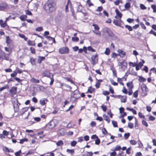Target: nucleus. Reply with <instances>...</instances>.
<instances>
[{
	"instance_id": "f03ea898",
	"label": "nucleus",
	"mask_w": 156,
	"mask_h": 156,
	"mask_svg": "<svg viewBox=\"0 0 156 156\" xmlns=\"http://www.w3.org/2000/svg\"><path fill=\"white\" fill-rule=\"evenodd\" d=\"M44 89V86L37 85L34 87V91L35 92H40L43 91Z\"/></svg>"
},
{
	"instance_id": "1a4fd4ad",
	"label": "nucleus",
	"mask_w": 156,
	"mask_h": 156,
	"mask_svg": "<svg viewBox=\"0 0 156 156\" xmlns=\"http://www.w3.org/2000/svg\"><path fill=\"white\" fill-rule=\"evenodd\" d=\"M48 101L47 99L46 98H43L41 99L40 101V103L42 106L45 105L46 106V104Z\"/></svg>"
},
{
	"instance_id": "a211bd4d",
	"label": "nucleus",
	"mask_w": 156,
	"mask_h": 156,
	"mask_svg": "<svg viewBox=\"0 0 156 156\" xmlns=\"http://www.w3.org/2000/svg\"><path fill=\"white\" fill-rule=\"evenodd\" d=\"M16 90L17 88L16 87H13L10 90V92L12 94H15L16 93Z\"/></svg>"
},
{
	"instance_id": "a19ab883",
	"label": "nucleus",
	"mask_w": 156,
	"mask_h": 156,
	"mask_svg": "<svg viewBox=\"0 0 156 156\" xmlns=\"http://www.w3.org/2000/svg\"><path fill=\"white\" fill-rule=\"evenodd\" d=\"M45 59V57H39L38 58V62L39 63H40L42 61Z\"/></svg>"
},
{
	"instance_id": "ddd939ff",
	"label": "nucleus",
	"mask_w": 156,
	"mask_h": 156,
	"mask_svg": "<svg viewBox=\"0 0 156 156\" xmlns=\"http://www.w3.org/2000/svg\"><path fill=\"white\" fill-rule=\"evenodd\" d=\"M20 104L17 101H16V103L14 104V108L15 112H18L19 110V106Z\"/></svg>"
},
{
	"instance_id": "f8f14e48",
	"label": "nucleus",
	"mask_w": 156,
	"mask_h": 156,
	"mask_svg": "<svg viewBox=\"0 0 156 156\" xmlns=\"http://www.w3.org/2000/svg\"><path fill=\"white\" fill-rule=\"evenodd\" d=\"M97 56L98 55L97 54H96L94 55H92L91 57V58L92 61V63L93 65H94L97 62V60L96 59Z\"/></svg>"
},
{
	"instance_id": "412c9836",
	"label": "nucleus",
	"mask_w": 156,
	"mask_h": 156,
	"mask_svg": "<svg viewBox=\"0 0 156 156\" xmlns=\"http://www.w3.org/2000/svg\"><path fill=\"white\" fill-rule=\"evenodd\" d=\"M138 80L140 82H144L146 81V79L141 76H139Z\"/></svg>"
},
{
	"instance_id": "69168bd1",
	"label": "nucleus",
	"mask_w": 156,
	"mask_h": 156,
	"mask_svg": "<svg viewBox=\"0 0 156 156\" xmlns=\"http://www.w3.org/2000/svg\"><path fill=\"white\" fill-rule=\"evenodd\" d=\"M140 7L141 9L143 10H144L146 9V7L144 6V5L143 4H140Z\"/></svg>"
},
{
	"instance_id": "09e8293b",
	"label": "nucleus",
	"mask_w": 156,
	"mask_h": 156,
	"mask_svg": "<svg viewBox=\"0 0 156 156\" xmlns=\"http://www.w3.org/2000/svg\"><path fill=\"white\" fill-rule=\"evenodd\" d=\"M93 155V153L92 152H88L85 154V156H92Z\"/></svg>"
},
{
	"instance_id": "774afa93",
	"label": "nucleus",
	"mask_w": 156,
	"mask_h": 156,
	"mask_svg": "<svg viewBox=\"0 0 156 156\" xmlns=\"http://www.w3.org/2000/svg\"><path fill=\"white\" fill-rule=\"evenodd\" d=\"M21 152V150H20L19 151L15 153V155L16 156H20Z\"/></svg>"
},
{
	"instance_id": "37998d69",
	"label": "nucleus",
	"mask_w": 156,
	"mask_h": 156,
	"mask_svg": "<svg viewBox=\"0 0 156 156\" xmlns=\"http://www.w3.org/2000/svg\"><path fill=\"white\" fill-rule=\"evenodd\" d=\"M110 81L111 84L114 86H117L118 85V83L114 81L113 80L110 79Z\"/></svg>"
},
{
	"instance_id": "864d4df0",
	"label": "nucleus",
	"mask_w": 156,
	"mask_h": 156,
	"mask_svg": "<svg viewBox=\"0 0 156 156\" xmlns=\"http://www.w3.org/2000/svg\"><path fill=\"white\" fill-rule=\"evenodd\" d=\"M30 62L33 65H34L35 64V60L33 58H31L30 59Z\"/></svg>"
},
{
	"instance_id": "5701e85b",
	"label": "nucleus",
	"mask_w": 156,
	"mask_h": 156,
	"mask_svg": "<svg viewBox=\"0 0 156 156\" xmlns=\"http://www.w3.org/2000/svg\"><path fill=\"white\" fill-rule=\"evenodd\" d=\"M57 121L56 120H54L52 121L51 122H50V124L51 125H52L54 124L53 126L55 127L56 126L57 124Z\"/></svg>"
},
{
	"instance_id": "20e7f679",
	"label": "nucleus",
	"mask_w": 156,
	"mask_h": 156,
	"mask_svg": "<svg viewBox=\"0 0 156 156\" xmlns=\"http://www.w3.org/2000/svg\"><path fill=\"white\" fill-rule=\"evenodd\" d=\"M141 89L144 95L145 96H146L148 91V88L147 86L145 84H143L141 85Z\"/></svg>"
},
{
	"instance_id": "6e6d98bb",
	"label": "nucleus",
	"mask_w": 156,
	"mask_h": 156,
	"mask_svg": "<svg viewBox=\"0 0 156 156\" xmlns=\"http://www.w3.org/2000/svg\"><path fill=\"white\" fill-rule=\"evenodd\" d=\"M112 124L113 126L115 127H117V124L116 121H112Z\"/></svg>"
},
{
	"instance_id": "bf43d9fd",
	"label": "nucleus",
	"mask_w": 156,
	"mask_h": 156,
	"mask_svg": "<svg viewBox=\"0 0 156 156\" xmlns=\"http://www.w3.org/2000/svg\"><path fill=\"white\" fill-rule=\"evenodd\" d=\"M25 12L26 14L27 15H30V16H31L32 15V13L31 12L28 10H26Z\"/></svg>"
},
{
	"instance_id": "7ed1b4c3",
	"label": "nucleus",
	"mask_w": 156,
	"mask_h": 156,
	"mask_svg": "<svg viewBox=\"0 0 156 156\" xmlns=\"http://www.w3.org/2000/svg\"><path fill=\"white\" fill-rule=\"evenodd\" d=\"M69 6L70 8L71 11L72 12V15L74 16V13L73 12L72 9V5L71 3V2L70 0H68L67 4L66 6L65 10L66 12L68 11V6Z\"/></svg>"
},
{
	"instance_id": "ea45409f",
	"label": "nucleus",
	"mask_w": 156,
	"mask_h": 156,
	"mask_svg": "<svg viewBox=\"0 0 156 156\" xmlns=\"http://www.w3.org/2000/svg\"><path fill=\"white\" fill-rule=\"evenodd\" d=\"M130 4L129 2L126 3L125 5V7L126 9H129L130 7Z\"/></svg>"
},
{
	"instance_id": "052dcab7",
	"label": "nucleus",
	"mask_w": 156,
	"mask_h": 156,
	"mask_svg": "<svg viewBox=\"0 0 156 156\" xmlns=\"http://www.w3.org/2000/svg\"><path fill=\"white\" fill-rule=\"evenodd\" d=\"M129 65L130 66H132L133 67H136L137 65V64L135 63H133L132 62H130L129 63Z\"/></svg>"
},
{
	"instance_id": "dca6fc26",
	"label": "nucleus",
	"mask_w": 156,
	"mask_h": 156,
	"mask_svg": "<svg viewBox=\"0 0 156 156\" xmlns=\"http://www.w3.org/2000/svg\"><path fill=\"white\" fill-rule=\"evenodd\" d=\"M7 6V4L4 3L0 5V10H3L6 8Z\"/></svg>"
},
{
	"instance_id": "e433bc0d",
	"label": "nucleus",
	"mask_w": 156,
	"mask_h": 156,
	"mask_svg": "<svg viewBox=\"0 0 156 156\" xmlns=\"http://www.w3.org/2000/svg\"><path fill=\"white\" fill-rule=\"evenodd\" d=\"M110 53V50L108 48H106L105 51V54L107 55H108Z\"/></svg>"
},
{
	"instance_id": "bb28decb",
	"label": "nucleus",
	"mask_w": 156,
	"mask_h": 156,
	"mask_svg": "<svg viewBox=\"0 0 156 156\" xmlns=\"http://www.w3.org/2000/svg\"><path fill=\"white\" fill-rule=\"evenodd\" d=\"M94 33L96 34L99 36L101 35V32L99 31V30H95L93 31Z\"/></svg>"
},
{
	"instance_id": "a878e982",
	"label": "nucleus",
	"mask_w": 156,
	"mask_h": 156,
	"mask_svg": "<svg viewBox=\"0 0 156 156\" xmlns=\"http://www.w3.org/2000/svg\"><path fill=\"white\" fill-rule=\"evenodd\" d=\"M28 44L29 45L34 46L35 44L34 41L31 40H28L27 41Z\"/></svg>"
},
{
	"instance_id": "b1692460",
	"label": "nucleus",
	"mask_w": 156,
	"mask_h": 156,
	"mask_svg": "<svg viewBox=\"0 0 156 156\" xmlns=\"http://www.w3.org/2000/svg\"><path fill=\"white\" fill-rule=\"evenodd\" d=\"M31 81L34 83H39V80H37L34 78H32L31 79Z\"/></svg>"
},
{
	"instance_id": "c85d7f7f",
	"label": "nucleus",
	"mask_w": 156,
	"mask_h": 156,
	"mask_svg": "<svg viewBox=\"0 0 156 156\" xmlns=\"http://www.w3.org/2000/svg\"><path fill=\"white\" fill-rule=\"evenodd\" d=\"M1 53L3 57L6 60H9V58L8 57H6V54L4 52L2 51Z\"/></svg>"
},
{
	"instance_id": "393cba45",
	"label": "nucleus",
	"mask_w": 156,
	"mask_h": 156,
	"mask_svg": "<svg viewBox=\"0 0 156 156\" xmlns=\"http://www.w3.org/2000/svg\"><path fill=\"white\" fill-rule=\"evenodd\" d=\"M19 36L21 38H23L25 41H27V40L28 38L23 34H19Z\"/></svg>"
},
{
	"instance_id": "cd10ccee",
	"label": "nucleus",
	"mask_w": 156,
	"mask_h": 156,
	"mask_svg": "<svg viewBox=\"0 0 156 156\" xmlns=\"http://www.w3.org/2000/svg\"><path fill=\"white\" fill-rule=\"evenodd\" d=\"M27 16L26 15H23L21 16L20 17V19L21 20L23 21H24L26 20V19L27 18Z\"/></svg>"
},
{
	"instance_id": "72a5a7b5",
	"label": "nucleus",
	"mask_w": 156,
	"mask_h": 156,
	"mask_svg": "<svg viewBox=\"0 0 156 156\" xmlns=\"http://www.w3.org/2000/svg\"><path fill=\"white\" fill-rule=\"evenodd\" d=\"M138 144V147L140 148H142L143 147V145L140 140H138L137 141Z\"/></svg>"
},
{
	"instance_id": "f704fd0d",
	"label": "nucleus",
	"mask_w": 156,
	"mask_h": 156,
	"mask_svg": "<svg viewBox=\"0 0 156 156\" xmlns=\"http://www.w3.org/2000/svg\"><path fill=\"white\" fill-rule=\"evenodd\" d=\"M118 56H119L118 54L115 52H113L111 54V58H116Z\"/></svg>"
},
{
	"instance_id": "423d86ee",
	"label": "nucleus",
	"mask_w": 156,
	"mask_h": 156,
	"mask_svg": "<svg viewBox=\"0 0 156 156\" xmlns=\"http://www.w3.org/2000/svg\"><path fill=\"white\" fill-rule=\"evenodd\" d=\"M69 51V48L67 47H62L59 49V52L61 54L67 53Z\"/></svg>"
},
{
	"instance_id": "603ef678",
	"label": "nucleus",
	"mask_w": 156,
	"mask_h": 156,
	"mask_svg": "<svg viewBox=\"0 0 156 156\" xmlns=\"http://www.w3.org/2000/svg\"><path fill=\"white\" fill-rule=\"evenodd\" d=\"M125 27L127 28L129 31H132L133 30L132 27L128 25H126L125 26Z\"/></svg>"
},
{
	"instance_id": "473e14b6",
	"label": "nucleus",
	"mask_w": 156,
	"mask_h": 156,
	"mask_svg": "<svg viewBox=\"0 0 156 156\" xmlns=\"http://www.w3.org/2000/svg\"><path fill=\"white\" fill-rule=\"evenodd\" d=\"M87 4L89 7L94 5L91 2L90 0H87Z\"/></svg>"
},
{
	"instance_id": "de8ad7c7",
	"label": "nucleus",
	"mask_w": 156,
	"mask_h": 156,
	"mask_svg": "<svg viewBox=\"0 0 156 156\" xmlns=\"http://www.w3.org/2000/svg\"><path fill=\"white\" fill-rule=\"evenodd\" d=\"M9 88V86L8 85H6V86L4 87H2L0 88V91H1L3 90H4Z\"/></svg>"
},
{
	"instance_id": "4c0bfd02",
	"label": "nucleus",
	"mask_w": 156,
	"mask_h": 156,
	"mask_svg": "<svg viewBox=\"0 0 156 156\" xmlns=\"http://www.w3.org/2000/svg\"><path fill=\"white\" fill-rule=\"evenodd\" d=\"M123 79L124 77H123L122 78H118L117 80L118 82L121 85H122L123 86L124 85V83L122 82V79Z\"/></svg>"
},
{
	"instance_id": "9b49d317",
	"label": "nucleus",
	"mask_w": 156,
	"mask_h": 156,
	"mask_svg": "<svg viewBox=\"0 0 156 156\" xmlns=\"http://www.w3.org/2000/svg\"><path fill=\"white\" fill-rule=\"evenodd\" d=\"M119 66V68L122 69H124L126 68V63H125L124 61L122 62H119L118 64Z\"/></svg>"
},
{
	"instance_id": "49530a36",
	"label": "nucleus",
	"mask_w": 156,
	"mask_h": 156,
	"mask_svg": "<svg viewBox=\"0 0 156 156\" xmlns=\"http://www.w3.org/2000/svg\"><path fill=\"white\" fill-rule=\"evenodd\" d=\"M121 149L120 146L117 145L116 146L115 149L114 150L115 151H119Z\"/></svg>"
},
{
	"instance_id": "680f3d73",
	"label": "nucleus",
	"mask_w": 156,
	"mask_h": 156,
	"mask_svg": "<svg viewBox=\"0 0 156 156\" xmlns=\"http://www.w3.org/2000/svg\"><path fill=\"white\" fill-rule=\"evenodd\" d=\"M133 124L131 122H129L128 124V127L132 129L133 127Z\"/></svg>"
},
{
	"instance_id": "4d7b16f0",
	"label": "nucleus",
	"mask_w": 156,
	"mask_h": 156,
	"mask_svg": "<svg viewBox=\"0 0 156 156\" xmlns=\"http://www.w3.org/2000/svg\"><path fill=\"white\" fill-rule=\"evenodd\" d=\"M94 89L92 88L91 87H90L88 89L87 92H88L91 93L92 92L94 91Z\"/></svg>"
},
{
	"instance_id": "2eb2a0df",
	"label": "nucleus",
	"mask_w": 156,
	"mask_h": 156,
	"mask_svg": "<svg viewBox=\"0 0 156 156\" xmlns=\"http://www.w3.org/2000/svg\"><path fill=\"white\" fill-rule=\"evenodd\" d=\"M42 75L44 76H46L48 77H50V73L49 71H44L43 72Z\"/></svg>"
},
{
	"instance_id": "39448f33",
	"label": "nucleus",
	"mask_w": 156,
	"mask_h": 156,
	"mask_svg": "<svg viewBox=\"0 0 156 156\" xmlns=\"http://www.w3.org/2000/svg\"><path fill=\"white\" fill-rule=\"evenodd\" d=\"M78 93L74 92L71 94L70 97V101L72 102H74L76 101L78 98L77 95Z\"/></svg>"
},
{
	"instance_id": "0eeeda50",
	"label": "nucleus",
	"mask_w": 156,
	"mask_h": 156,
	"mask_svg": "<svg viewBox=\"0 0 156 156\" xmlns=\"http://www.w3.org/2000/svg\"><path fill=\"white\" fill-rule=\"evenodd\" d=\"M122 22L120 19L115 20L113 23L115 25L121 27Z\"/></svg>"
},
{
	"instance_id": "f257e3e1",
	"label": "nucleus",
	"mask_w": 156,
	"mask_h": 156,
	"mask_svg": "<svg viewBox=\"0 0 156 156\" xmlns=\"http://www.w3.org/2000/svg\"><path fill=\"white\" fill-rule=\"evenodd\" d=\"M56 4L53 0H49L45 5L44 9L48 13H51L55 9Z\"/></svg>"
},
{
	"instance_id": "c9c22d12",
	"label": "nucleus",
	"mask_w": 156,
	"mask_h": 156,
	"mask_svg": "<svg viewBox=\"0 0 156 156\" xmlns=\"http://www.w3.org/2000/svg\"><path fill=\"white\" fill-rule=\"evenodd\" d=\"M145 62L144 60H142V61L140 62L138 64H137V65L140 66V68H141V67L143 66V64Z\"/></svg>"
},
{
	"instance_id": "f3484780",
	"label": "nucleus",
	"mask_w": 156,
	"mask_h": 156,
	"mask_svg": "<svg viewBox=\"0 0 156 156\" xmlns=\"http://www.w3.org/2000/svg\"><path fill=\"white\" fill-rule=\"evenodd\" d=\"M103 117L104 119L108 123H109L110 122V120L107 115L105 114H104L103 115Z\"/></svg>"
},
{
	"instance_id": "3c124183",
	"label": "nucleus",
	"mask_w": 156,
	"mask_h": 156,
	"mask_svg": "<svg viewBox=\"0 0 156 156\" xmlns=\"http://www.w3.org/2000/svg\"><path fill=\"white\" fill-rule=\"evenodd\" d=\"M28 141V139L27 138H24L20 140V143L23 144L25 142H27Z\"/></svg>"
},
{
	"instance_id": "2f4dec72",
	"label": "nucleus",
	"mask_w": 156,
	"mask_h": 156,
	"mask_svg": "<svg viewBox=\"0 0 156 156\" xmlns=\"http://www.w3.org/2000/svg\"><path fill=\"white\" fill-rule=\"evenodd\" d=\"M92 26L94 27V30H99L100 29V28L96 24L93 23L92 24Z\"/></svg>"
},
{
	"instance_id": "c756f323",
	"label": "nucleus",
	"mask_w": 156,
	"mask_h": 156,
	"mask_svg": "<svg viewBox=\"0 0 156 156\" xmlns=\"http://www.w3.org/2000/svg\"><path fill=\"white\" fill-rule=\"evenodd\" d=\"M63 142L62 140H60L57 142L56 143L57 146H60L63 145Z\"/></svg>"
},
{
	"instance_id": "79ce46f5",
	"label": "nucleus",
	"mask_w": 156,
	"mask_h": 156,
	"mask_svg": "<svg viewBox=\"0 0 156 156\" xmlns=\"http://www.w3.org/2000/svg\"><path fill=\"white\" fill-rule=\"evenodd\" d=\"M66 151L68 153L71 154H74V150L73 149H67Z\"/></svg>"
},
{
	"instance_id": "13d9d810",
	"label": "nucleus",
	"mask_w": 156,
	"mask_h": 156,
	"mask_svg": "<svg viewBox=\"0 0 156 156\" xmlns=\"http://www.w3.org/2000/svg\"><path fill=\"white\" fill-rule=\"evenodd\" d=\"M43 30V29L42 27H38L36 28L35 29V30L36 31L40 32V31H41L42 30Z\"/></svg>"
},
{
	"instance_id": "7c9ffc66",
	"label": "nucleus",
	"mask_w": 156,
	"mask_h": 156,
	"mask_svg": "<svg viewBox=\"0 0 156 156\" xmlns=\"http://www.w3.org/2000/svg\"><path fill=\"white\" fill-rule=\"evenodd\" d=\"M14 73H17H17L21 74L22 73V71L20 69L16 67L15 71H14Z\"/></svg>"
},
{
	"instance_id": "a18cd8bd",
	"label": "nucleus",
	"mask_w": 156,
	"mask_h": 156,
	"mask_svg": "<svg viewBox=\"0 0 156 156\" xmlns=\"http://www.w3.org/2000/svg\"><path fill=\"white\" fill-rule=\"evenodd\" d=\"M88 50L90 51H91L92 52H94L95 51V50L93 48L89 46L87 47Z\"/></svg>"
},
{
	"instance_id": "6e6552de",
	"label": "nucleus",
	"mask_w": 156,
	"mask_h": 156,
	"mask_svg": "<svg viewBox=\"0 0 156 156\" xmlns=\"http://www.w3.org/2000/svg\"><path fill=\"white\" fill-rule=\"evenodd\" d=\"M115 12L116 13V15L115 16V18L116 19H118L119 18H121L122 16V14L117 9L115 10Z\"/></svg>"
},
{
	"instance_id": "aec40b11",
	"label": "nucleus",
	"mask_w": 156,
	"mask_h": 156,
	"mask_svg": "<svg viewBox=\"0 0 156 156\" xmlns=\"http://www.w3.org/2000/svg\"><path fill=\"white\" fill-rule=\"evenodd\" d=\"M121 97V101L122 102L125 103L126 101V97L125 96H120Z\"/></svg>"
},
{
	"instance_id": "4be33fe9",
	"label": "nucleus",
	"mask_w": 156,
	"mask_h": 156,
	"mask_svg": "<svg viewBox=\"0 0 156 156\" xmlns=\"http://www.w3.org/2000/svg\"><path fill=\"white\" fill-rule=\"evenodd\" d=\"M102 80H98V81L95 84V87L97 88H98L100 85V83L101 82H102Z\"/></svg>"
},
{
	"instance_id": "c03bdc74",
	"label": "nucleus",
	"mask_w": 156,
	"mask_h": 156,
	"mask_svg": "<svg viewBox=\"0 0 156 156\" xmlns=\"http://www.w3.org/2000/svg\"><path fill=\"white\" fill-rule=\"evenodd\" d=\"M130 144L132 145H135L137 143V142L134 140H131L129 141Z\"/></svg>"
},
{
	"instance_id": "4468645a",
	"label": "nucleus",
	"mask_w": 156,
	"mask_h": 156,
	"mask_svg": "<svg viewBox=\"0 0 156 156\" xmlns=\"http://www.w3.org/2000/svg\"><path fill=\"white\" fill-rule=\"evenodd\" d=\"M126 85L128 90H132L134 87L133 83L132 82L127 83Z\"/></svg>"
},
{
	"instance_id": "58836bf2",
	"label": "nucleus",
	"mask_w": 156,
	"mask_h": 156,
	"mask_svg": "<svg viewBox=\"0 0 156 156\" xmlns=\"http://www.w3.org/2000/svg\"><path fill=\"white\" fill-rule=\"evenodd\" d=\"M10 42L11 40L9 37V36H7L6 37V43L7 44H9L10 43Z\"/></svg>"
},
{
	"instance_id": "6ab92c4d",
	"label": "nucleus",
	"mask_w": 156,
	"mask_h": 156,
	"mask_svg": "<svg viewBox=\"0 0 156 156\" xmlns=\"http://www.w3.org/2000/svg\"><path fill=\"white\" fill-rule=\"evenodd\" d=\"M6 24L7 23L6 22H3L2 20H0V25L2 27H4L6 26Z\"/></svg>"
},
{
	"instance_id": "338daca9",
	"label": "nucleus",
	"mask_w": 156,
	"mask_h": 156,
	"mask_svg": "<svg viewBox=\"0 0 156 156\" xmlns=\"http://www.w3.org/2000/svg\"><path fill=\"white\" fill-rule=\"evenodd\" d=\"M72 40L74 41H77L79 40V39L78 37H72Z\"/></svg>"
},
{
	"instance_id": "e2e57ef3",
	"label": "nucleus",
	"mask_w": 156,
	"mask_h": 156,
	"mask_svg": "<svg viewBox=\"0 0 156 156\" xmlns=\"http://www.w3.org/2000/svg\"><path fill=\"white\" fill-rule=\"evenodd\" d=\"M131 150V147H129L126 150V154H129L130 153V151Z\"/></svg>"
},
{
	"instance_id": "9d476101",
	"label": "nucleus",
	"mask_w": 156,
	"mask_h": 156,
	"mask_svg": "<svg viewBox=\"0 0 156 156\" xmlns=\"http://www.w3.org/2000/svg\"><path fill=\"white\" fill-rule=\"evenodd\" d=\"M117 52L119 53V56L121 57H124L126 55V53L121 49H119L117 51Z\"/></svg>"
},
{
	"instance_id": "8fccbe9b",
	"label": "nucleus",
	"mask_w": 156,
	"mask_h": 156,
	"mask_svg": "<svg viewBox=\"0 0 156 156\" xmlns=\"http://www.w3.org/2000/svg\"><path fill=\"white\" fill-rule=\"evenodd\" d=\"M138 90H136L133 94V96L134 98H137L138 95Z\"/></svg>"
},
{
	"instance_id": "0e129e2a",
	"label": "nucleus",
	"mask_w": 156,
	"mask_h": 156,
	"mask_svg": "<svg viewBox=\"0 0 156 156\" xmlns=\"http://www.w3.org/2000/svg\"><path fill=\"white\" fill-rule=\"evenodd\" d=\"M142 124L143 125H144L145 126L147 127L148 126V125L147 124V123L144 120H143L142 121Z\"/></svg>"
},
{
	"instance_id": "5fc2aeb1",
	"label": "nucleus",
	"mask_w": 156,
	"mask_h": 156,
	"mask_svg": "<svg viewBox=\"0 0 156 156\" xmlns=\"http://www.w3.org/2000/svg\"><path fill=\"white\" fill-rule=\"evenodd\" d=\"M77 144V142L75 141H73L71 142V145L72 146L74 147Z\"/></svg>"
}]
</instances>
